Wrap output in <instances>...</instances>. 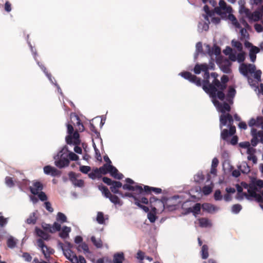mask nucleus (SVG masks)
I'll use <instances>...</instances> for the list:
<instances>
[{
  "instance_id": "obj_1",
  "label": "nucleus",
  "mask_w": 263,
  "mask_h": 263,
  "mask_svg": "<svg viewBox=\"0 0 263 263\" xmlns=\"http://www.w3.org/2000/svg\"><path fill=\"white\" fill-rule=\"evenodd\" d=\"M211 77L213 78L212 82L210 83L209 79V84L202 85V89L212 99L217 98L223 101L226 97L223 91L227 88L229 77L227 75H223L220 81L218 79V74L216 72H212Z\"/></svg>"
},
{
  "instance_id": "obj_2",
  "label": "nucleus",
  "mask_w": 263,
  "mask_h": 263,
  "mask_svg": "<svg viewBox=\"0 0 263 263\" xmlns=\"http://www.w3.org/2000/svg\"><path fill=\"white\" fill-rule=\"evenodd\" d=\"M201 71L204 72L203 78L201 81L200 78H198L195 75L192 74L189 71H183L179 74L184 79L187 80L190 82L196 84L198 87H202V85H206L209 84V80L210 79L211 74L209 72V66L207 64H196L194 68V72L195 74H198Z\"/></svg>"
},
{
  "instance_id": "obj_3",
  "label": "nucleus",
  "mask_w": 263,
  "mask_h": 263,
  "mask_svg": "<svg viewBox=\"0 0 263 263\" xmlns=\"http://www.w3.org/2000/svg\"><path fill=\"white\" fill-rule=\"evenodd\" d=\"M123 189L124 190L136 191L138 193L142 194H151L153 192L156 194H159L162 193V189L160 188L144 185L143 188L141 185L136 184V186H131L130 185L124 184Z\"/></svg>"
},
{
  "instance_id": "obj_4",
  "label": "nucleus",
  "mask_w": 263,
  "mask_h": 263,
  "mask_svg": "<svg viewBox=\"0 0 263 263\" xmlns=\"http://www.w3.org/2000/svg\"><path fill=\"white\" fill-rule=\"evenodd\" d=\"M256 67L251 64L242 63L239 67V71L245 76H247L248 73H253L254 77L258 81L261 80V71L260 70L255 71Z\"/></svg>"
},
{
  "instance_id": "obj_5",
  "label": "nucleus",
  "mask_w": 263,
  "mask_h": 263,
  "mask_svg": "<svg viewBox=\"0 0 263 263\" xmlns=\"http://www.w3.org/2000/svg\"><path fill=\"white\" fill-rule=\"evenodd\" d=\"M257 192H259V190L252 180L248 189V193H244L243 195L249 200H251L254 198L257 202L262 203V197L259 194L257 193Z\"/></svg>"
},
{
  "instance_id": "obj_6",
  "label": "nucleus",
  "mask_w": 263,
  "mask_h": 263,
  "mask_svg": "<svg viewBox=\"0 0 263 263\" xmlns=\"http://www.w3.org/2000/svg\"><path fill=\"white\" fill-rule=\"evenodd\" d=\"M36 243L37 247L41 249L45 258L48 261H50L52 258L50 255L53 254L54 250L51 247L46 246L42 239H38Z\"/></svg>"
},
{
  "instance_id": "obj_7",
  "label": "nucleus",
  "mask_w": 263,
  "mask_h": 263,
  "mask_svg": "<svg viewBox=\"0 0 263 263\" xmlns=\"http://www.w3.org/2000/svg\"><path fill=\"white\" fill-rule=\"evenodd\" d=\"M219 5V7H216L214 8L215 12L216 14L223 17L226 15L227 14L231 12L232 8L230 6H227L224 0H220Z\"/></svg>"
},
{
  "instance_id": "obj_8",
  "label": "nucleus",
  "mask_w": 263,
  "mask_h": 263,
  "mask_svg": "<svg viewBox=\"0 0 263 263\" xmlns=\"http://www.w3.org/2000/svg\"><path fill=\"white\" fill-rule=\"evenodd\" d=\"M233 122L234 120L233 117L229 113H227L226 114H222L220 116V128L222 129L223 126L226 125L228 122V126L229 127L231 126H235L233 125Z\"/></svg>"
},
{
  "instance_id": "obj_9",
  "label": "nucleus",
  "mask_w": 263,
  "mask_h": 263,
  "mask_svg": "<svg viewBox=\"0 0 263 263\" xmlns=\"http://www.w3.org/2000/svg\"><path fill=\"white\" fill-rule=\"evenodd\" d=\"M217 98L212 99L213 103L215 106L218 107L219 111L222 113V114H224L226 112H230L231 110V106L227 102L220 103L218 100H216Z\"/></svg>"
},
{
  "instance_id": "obj_10",
  "label": "nucleus",
  "mask_w": 263,
  "mask_h": 263,
  "mask_svg": "<svg viewBox=\"0 0 263 263\" xmlns=\"http://www.w3.org/2000/svg\"><path fill=\"white\" fill-rule=\"evenodd\" d=\"M44 186L42 182L37 180H34L32 182V186L29 187L30 192L34 195H36L39 192L43 190Z\"/></svg>"
},
{
  "instance_id": "obj_11",
  "label": "nucleus",
  "mask_w": 263,
  "mask_h": 263,
  "mask_svg": "<svg viewBox=\"0 0 263 263\" xmlns=\"http://www.w3.org/2000/svg\"><path fill=\"white\" fill-rule=\"evenodd\" d=\"M80 135L78 132H74L72 134L69 135L66 137V142L68 144H73L79 145L80 143Z\"/></svg>"
},
{
  "instance_id": "obj_12",
  "label": "nucleus",
  "mask_w": 263,
  "mask_h": 263,
  "mask_svg": "<svg viewBox=\"0 0 263 263\" xmlns=\"http://www.w3.org/2000/svg\"><path fill=\"white\" fill-rule=\"evenodd\" d=\"M236 133L235 126H231L229 127V130L227 129H221L220 137L221 138L225 141H227L228 138L233 135Z\"/></svg>"
},
{
  "instance_id": "obj_13",
  "label": "nucleus",
  "mask_w": 263,
  "mask_h": 263,
  "mask_svg": "<svg viewBox=\"0 0 263 263\" xmlns=\"http://www.w3.org/2000/svg\"><path fill=\"white\" fill-rule=\"evenodd\" d=\"M109 173L110 174L111 176L113 177L114 178L121 180L122 179L124 176L122 174L118 172V170L112 165L110 164L109 166Z\"/></svg>"
},
{
  "instance_id": "obj_14",
  "label": "nucleus",
  "mask_w": 263,
  "mask_h": 263,
  "mask_svg": "<svg viewBox=\"0 0 263 263\" xmlns=\"http://www.w3.org/2000/svg\"><path fill=\"white\" fill-rule=\"evenodd\" d=\"M44 172L45 174L47 175L50 174L52 176H57L60 175L59 171L50 165L45 166L44 167Z\"/></svg>"
},
{
  "instance_id": "obj_15",
  "label": "nucleus",
  "mask_w": 263,
  "mask_h": 263,
  "mask_svg": "<svg viewBox=\"0 0 263 263\" xmlns=\"http://www.w3.org/2000/svg\"><path fill=\"white\" fill-rule=\"evenodd\" d=\"M236 90L232 86H229L228 93L225 97L226 98V100L230 103L233 104V99L236 95Z\"/></svg>"
},
{
  "instance_id": "obj_16",
  "label": "nucleus",
  "mask_w": 263,
  "mask_h": 263,
  "mask_svg": "<svg viewBox=\"0 0 263 263\" xmlns=\"http://www.w3.org/2000/svg\"><path fill=\"white\" fill-rule=\"evenodd\" d=\"M205 47L208 54L210 56L213 54L218 55L221 52L220 48L216 45H214L213 47L211 48L209 45H206Z\"/></svg>"
},
{
  "instance_id": "obj_17",
  "label": "nucleus",
  "mask_w": 263,
  "mask_h": 263,
  "mask_svg": "<svg viewBox=\"0 0 263 263\" xmlns=\"http://www.w3.org/2000/svg\"><path fill=\"white\" fill-rule=\"evenodd\" d=\"M54 159H61L63 160H69L68 157V148L64 146L54 157Z\"/></svg>"
},
{
  "instance_id": "obj_18",
  "label": "nucleus",
  "mask_w": 263,
  "mask_h": 263,
  "mask_svg": "<svg viewBox=\"0 0 263 263\" xmlns=\"http://www.w3.org/2000/svg\"><path fill=\"white\" fill-rule=\"evenodd\" d=\"M54 164L59 168H62L68 166L69 164V160H63L61 159H54Z\"/></svg>"
},
{
  "instance_id": "obj_19",
  "label": "nucleus",
  "mask_w": 263,
  "mask_h": 263,
  "mask_svg": "<svg viewBox=\"0 0 263 263\" xmlns=\"http://www.w3.org/2000/svg\"><path fill=\"white\" fill-rule=\"evenodd\" d=\"M124 259V255L123 252L115 253L113 256L114 263H122Z\"/></svg>"
},
{
  "instance_id": "obj_20",
  "label": "nucleus",
  "mask_w": 263,
  "mask_h": 263,
  "mask_svg": "<svg viewBox=\"0 0 263 263\" xmlns=\"http://www.w3.org/2000/svg\"><path fill=\"white\" fill-rule=\"evenodd\" d=\"M231 64L230 61L228 60H226L221 64L220 67L223 72L228 73L231 71Z\"/></svg>"
},
{
  "instance_id": "obj_21",
  "label": "nucleus",
  "mask_w": 263,
  "mask_h": 263,
  "mask_svg": "<svg viewBox=\"0 0 263 263\" xmlns=\"http://www.w3.org/2000/svg\"><path fill=\"white\" fill-rule=\"evenodd\" d=\"M156 214H157V209L156 207H153L152 208V211L149 212L147 214V218L149 219V220L151 222H154L156 219H157V216H156Z\"/></svg>"
},
{
  "instance_id": "obj_22",
  "label": "nucleus",
  "mask_w": 263,
  "mask_h": 263,
  "mask_svg": "<svg viewBox=\"0 0 263 263\" xmlns=\"http://www.w3.org/2000/svg\"><path fill=\"white\" fill-rule=\"evenodd\" d=\"M35 231L36 235L40 237L41 238V239H42L43 240H48L49 239L50 235L43 230L40 229L36 228Z\"/></svg>"
},
{
  "instance_id": "obj_23",
  "label": "nucleus",
  "mask_w": 263,
  "mask_h": 263,
  "mask_svg": "<svg viewBox=\"0 0 263 263\" xmlns=\"http://www.w3.org/2000/svg\"><path fill=\"white\" fill-rule=\"evenodd\" d=\"M71 231V228L67 226H64L59 235L62 238H66L69 236V233Z\"/></svg>"
},
{
  "instance_id": "obj_24",
  "label": "nucleus",
  "mask_w": 263,
  "mask_h": 263,
  "mask_svg": "<svg viewBox=\"0 0 263 263\" xmlns=\"http://www.w3.org/2000/svg\"><path fill=\"white\" fill-rule=\"evenodd\" d=\"M263 120L262 117H257L256 119H255L254 118H251L250 121H249V125L250 127H252L254 125L256 126H259V122L261 121V120Z\"/></svg>"
},
{
  "instance_id": "obj_25",
  "label": "nucleus",
  "mask_w": 263,
  "mask_h": 263,
  "mask_svg": "<svg viewBox=\"0 0 263 263\" xmlns=\"http://www.w3.org/2000/svg\"><path fill=\"white\" fill-rule=\"evenodd\" d=\"M109 165L110 164L106 163L104 164L102 166L98 168L99 175L102 176V175H105L107 173H109Z\"/></svg>"
},
{
  "instance_id": "obj_26",
  "label": "nucleus",
  "mask_w": 263,
  "mask_h": 263,
  "mask_svg": "<svg viewBox=\"0 0 263 263\" xmlns=\"http://www.w3.org/2000/svg\"><path fill=\"white\" fill-rule=\"evenodd\" d=\"M256 132V129L255 128H252L251 133V135L252 136L253 138L251 140V144L253 146H255L257 145L259 142V140L258 139V138L256 136L255 133Z\"/></svg>"
},
{
  "instance_id": "obj_27",
  "label": "nucleus",
  "mask_w": 263,
  "mask_h": 263,
  "mask_svg": "<svg viewBox=\"0 0 263 263\" xmlns=\"http://www.w3.org/2000/svg\"><path fill=\"white\" fill-rule=\"evenodd\" d=\"M202 208L203 210L206 211L208 212L212 213L216 210L217 208L214 205L210 203H204L202 204Z\"/></svg>"
},
{
  "instance_id": "obj_28",
  "label": "nucleus",
  "mask_w": 263,
  "mask_h": 263,
  "mask_svg": "<svg viewBox=\"0 0 263 263\" xmlns=\"http://www.w3.org/2000/svg\"><path fill=\"white\" fill-rule=\"evenodd\" d=\"M91 241L93 245L97 248H101L103 247V242L100 238L96 239V238L92 236L91 237Z\"/></svg>"
},
{
  "instance_id": "obj_29",
  "label": "nucleus",
  "mask_w": 263,
  "mask_h": 263,
  "mask_svg": "<svg viewBox=\"0 0 263 263\" xmlns=\"http://www.w3.org/2000/svg\"><path fill=\"white\" fill-rule=\"evenodd\" d=\"M228 18L231 21L233 25L237 28H240L241 27L240 24L238 22L236 17L231 13H229Z\"/></svg>"
},
{
  "instance_id": "obj_30",
  "label": "nucleus",
  "mask_w": 263,
  "mask_h": 263,
  "mask_svg": "<svg viewBox=\"0 0 263 263\" xmlns=\"http://www.w3.org/2000/svg\"><path fill=\"white\" fill-rule=\"evenodd\" d=\"M239 12L241 14H245V16L249 18L250 20V17L252 16L251 11L248 8H246L245 6H241Z\"/></svg>"
},
{
  "instance_id": "obj_31",
  "label": "nucleus",
  "mask_w": 263,
  "mask_h": 263,
  "mask_svg": "<svg viewBox=\"0 0 263 263\" xmlns=\"http://www.w3.org/2000/svg\"><path fill=\"white\" fill-rule=\"evenodd\" d=\"M201 253L202 259H205L208 258L209 256V247L206 245H204L202 246Z\"/></svg>"
},
{
  "instance_id": "obj_32",
  "label": "nucleus",
  "mask_w": 263,
  "mask_h": 263,
  "mask_svg": "<svg viewBox=\"0 0 263 263\" xmlns=\"http://www.w3.org/2000/svg\"><path fill=\"white\" fill-rule=\"evenodd\" d=\"M98 188L106 198H108L109 196L111 195V193L106 186L104 185H99Z\"/></svg>"
},
{
  "instance_id": "obj_33",
  "label": "nucleus",
  "mask_w": 263,
  "mask_h": 263,
  "mask_svg": "<svg viewBox=\"0 0 263 263\" xmlns=\"http://www.w3.org/2000/svg\"><path fill=\"white\" fill-rule=\"evenodd\" d=\"M77 250L78 251L83 250L85 254L90 253L88 246L85 242H82L81 244L79 245L77 247Z\"/></svg>"
},
{
  "instance_id": "obj_34",
  "label": "nucleus",
  "mask_w": 263,
  "mask_h": 263,
  "mask_svg": "<svg viewBox=\"0 0 263 263\" xmlns=\"http://www.w3.org/2000/svg\"><path fill=\"white\" fill-rule=\"evenodd\" d=\"M154 206L156 208L157 211H163L165 208L164 200L163 199H160L157 203L154 204Z\"/></svg>"
},
{
  "instance_id": "obj_35",
  "label": "nucleus",
  "mask_w": 263,
  "mask_h": 263,
  "mask_svg": "<svg viewBox=\"0 0 263 263\" xmlns=\"http://www.w3.org/2000/svg\"><path fill=\"white\" fill-rule=\"evenodd\" d=\"M57 221L63 223L67 222V217L66 215L61 212H58L56 218Z\"/></svg>"
},
{
  "instance_id": "obj_36",
  "label": "nucleus",
  "mask_w": 263,
  "mask_h": 263,
  "mask_svg": "<svg viewBox=\"0 0 263 263\" xmlns=\"http://www.w3.org/2000/svg\"><path fill=\"white\" fill-rule=\"evenodd\" d=\"M252 16L250 17V21H254L255 22L258 21L261 19L262 16L259 12L257 11H254L251 13Z\"/></svg>"
},
{
  "instance_id": "obj_37",
  "label": "nucleus",
  "mask_w": 263,
  "mask_h": 263,
  "mask_svg": "<svg viewBox=\"0 0 263 263\" xmlns=\"http://www.w3.org/2000/svg\"><path fill=\"white\" fill-rule=\"evenodd\" d=\"M203 8H204V10L205 11V12L206 13V15H205V16H204V18L206 20H207L209 22V23H210L209 19H208V17L212 16L213 15H215V10L214 11H210L209 10V7L207 5L204 6Z\"/></svg>"
},
{
  "instance_id": "obj_38",
  "label": "nucleus",
  "mask_w": 263,
  "mask_h": 263,
  "mask_svg": "<svg viewBox=\"0 0 263 263\" xmlns=\"http://www.w3.org/2000/svg\"><path fill=\"white\" fill-rule=\"evenodd\" d=\"M135 193H126L125 194L122 193V195H121L122 197H132L134 199V203L136 201V199L139 200V199L137 197V195L140 194L136 191H134Z\"/></svg>"
},
{
  "instance_id": "obj_39",
  "label": "nucleus",
  "mask_w": 263,
  "mask_h": 263,
  "mask_svg": "<svg viewBox=\"0 0 263 263\" xmlns=\"http://www.w3.org/2000/svg\"><path fill=\"white\" fill-rule=\"evenodd\" d=\"M88 176L90 178L92 179H95L97 178H101V175H99V172L98 171V168L93 170V171L91 173L88 174Z\"/></svg>"
},
{
  "instance_id": "obj_40",
  "label": "nucleus",
  "mask_w": 263,
  "mask_h": 263,
  "mask_svg": "<svg viewBox=\"0 0 263 263\" xmlns=\"http://www.w3.org/2000/svg\"><path fill=\"white\" fill-rule=\"evenodd\" d=\"M37 218L35 213H31L29 217L27 219L26 222L28 224H35L36 222Z\"/></svg>"
},
{
  "instance_id": "obj_41",
  "label": "nucleus",
  "mask_w": 263,
  "mask_h": 263,
  "mask_svg": "<svg viewBox=\"0 0 263 263\" xmlns=\"http://www.w3.org/2000/svg\"><path fill=\"white\" fill-rule=\"evenodd\" d=\"M7 245L8 247H9L11 249H13L15 247L16 245V242L14 240L13 237L11 236L10 237H9L8 239V240L7 241Z\"/></svg>"
},
{
  "instance_id": "obj_42",
  "label": "nucleus",
  "mask_w": 263,
  "mask_h": 263,
  "mask_svg": "<svg viewBox=\"0 0 263 263\" xmlns=\"http://www.w3.org/2000/svg\"><path fill=\"white\" fill-rule=\"evenodd\" d=\"M108 198H109L110 201L115 204H121L120 199L115 195L111 194V195L109 196Z\"/></svg>"
},
{
  "instance_id": "obj_43",
  "label": "nucleus",
  "mask_w": 263,
  "mask_h": 263,
  "mask_svg": "<svg viewBox=\"0 0 263 263\" xmlns=\"http://www.w3.org/2000/svg\"><path fill=\"white\" fill-rule=\"evenodd\" d=\"M191 211L195 215L199 214L201 210V205L200 203H196L192 209L190 208Z\"/></svg>"
},
{
  "instance_id": "obj_44",
  "label": "nucleus",
  "mask_w": 263,
  "mask_h": 263,
  "mask_svg": "<svg viewBox=\"0 0 263 263\" xmlns=\"http://www.w3.org/2000/svg\"><path fill=\"white\" fill-rule=\"evenodd\" d=\"M232 46L235 47L239 51L242 50V45L240 42L233 40L232 41Z\"/></svg>"
},
{
  "instance_id": "obj_45",
  "label": "nucleus",
  "mask_w": 263,
  "mask_h": 263,
  "mask_svg": "<svg viewBox=\"0 0 263 263\" xmlns=\"http://www.w3.org/2000/svg\"><path fill=\"white\" fill-rule=\"evenodd\" d=\"M146 194L144 193V194H142L137 195V197L139 199V203H144L145 204H147L148 203V202H149L148 199L147 198L142 196Z\"/></svg>"
},
{
  "instance_id": "obj_46",
  "label": "nucleus",
  "mask_w": 263,
  "mask_h": 263,
  "mask_svg": "<svg viewBox=\"0 0 263 263\" xmlns=\"http://www.w3.org/2000/svg\"><path fill=\"white\" fill-rule=\"evenodd\" d=\"M97 221L99 224H103L104 223L105 220L104 218V214L102 212H98Z\"/></svg>"
},
{
  "instance_id": "obj_47",
  "label": "nucleus",
  "mask_w": 263,
  "mask_h": 263,
  "mask_svg": "<svg viewBox=\"0 0 263 263\" xmlns=\"http://www.w3.org/2000/svg\"><path fill=\"white\" fill-rule=\"evenodd\" d=\"M202 191L204 195H208L211 193L212 187L210 185H205L203 187Z\"/></svg>"
},
{
  "instance_id": "obj_48",
  "label": "nucleus",
  "mask_w": 263,
  "mask_h": 263,
  "mask_svg": "<svg viewBox=\"0 0 263 263\" xmlns=\"http://www.w3.org/2000/svg\"><path fill=\"white\" fill-rule=\"evenodd\" d=\"M76 119L77 120V125L78 127V129L80 132H83L84 130V126L83 124L81 122V120L78 116H75Z\"/></svg>"
},
{
  "instance_id": "obj_49",
  "label": "nucleus",
  "mask_w": 263,
  "mask_h": 263,
  "mask_svg": "<svg viewBox=\"0 0 263 263\" xmlns=\"http://www.w3.org/2000/svg\"><path fill=\"white\" fill-rule=\"evenodd\" d=\"M37 64L40 67L41 69L44 71V72L46 74L47 77L48 78V79L50 80V81H52L51 80V74L48 72L45 66L43 65L42 64H40L39 62H37Z\"/></svg>"
},
{
  "instance_id": "obj_50",
  "label": "nucleus",
  "mask_w": 263,
  "mask_h": 263,
  "mask_svg": "<svg viewBox=\"0 0 263 263\" xmlns=\"http://www.w3.org/2000/svg\"><path fill=\"white\" fill-rule=\"evenodd\" d=\"M241 209L242 206L239 204H235L232 206V212L235 214L238 213Z\"/></svg>"
},
{
  "instance_id": "obj_51",
  "label": "nucleus",
  "mask_w": 263,
  "mask_h": 263,
  "mask_svg": "<svg viewBox=\"0 0 263 263\" xmlns=\"http://www.w3.org/2000/svg\"><path fill=\"white\" fill-rule=\"evenodd\" d=\"M222 196L221 195V191L219 190H217L215 191L214 194V198L216 201H220L222 199Z\"/></svg>"
},
{
  "instance_id": "obj_52",
  "label": "nucleus",
  "mask_w": 263,
  "mask_h": 263,
  "mask_svg": "<svg viewBox=\"0 0 263 263\" xmlns=\"http://www.w3.org/2000/svg\"><path fill=\"white\" fill-rule=\"evenodd\" d=\"M36 195H37L39 198L42 201H46V200L48 199L45 193L43 192L42 191L39 192V193L37 194Z\"/></svg>"
},
{
  "instance_id": "obj_53",
  "label": "nucleus",
  "mask_w": 263,
  "mask_h": 263,
  "mask_svg": "<svg viewBox=\"0 0 263 263\" xmlns=\"http://www.w3.org/2000/svg\"><path fill=\"white\" fill-rule=\"evenodd\" d=\"M43 229L50 233H54L53 229H52L51 225L50 224L44 223L42 224Z\"/></svg>"
},
{
  "instance_id": "obj_54",
  "label": "nucleus",
  "mask_w": 263,
  "mask_h": 263,
  "mask_svg": "<svg viewBox=\"0 0 263 263\" xmlns=\"http://www.w3.org/2000/svg\"><path fill=\"white\" fill-rule=\"evenodd\" d=\"M68 157L69 159L72 161H77L79 159V156L73 152H69L68 150Z\"/></svg>"
},
{
  "instance_id": "obj_55",
  "label": "nucleus",
  "mask_w": 263,
  "mask_h": 263,
  "mask_svg": "<svg viewBox=\"0 0 263 263\" xmlns=\"http://www.w3.org/2000/svg\"><path fill=\"white\" fill-rule=\"evenodd\" d=\"M136 201L135 202V204L137 205L139 208L142 209L145 212H149V208L145 205H142L141 203H139V199L138 200L137 199Z\"/></svg>"
},
{
  "instance_id": "obj_56",
  "label": "nucleus",
  "mask_w": 263,
  "mask_h": 263,
  "mask_svg": "<svg viewBox=\"0 0 263 263\" xmlns=\"http://www.w3.org/2000/svg\"><path fill=\"white\" fill-rule=\"evenodd\" d=\"M5 183L7 186L10 187L13 186L14 185L12 178L8 176L6 177L5 178Z\"/></svg>"
},
{
  "instance_id": "obj_57",
  "label": "nucleus",
  "mask_w": 263,
  "mask_h": 263,
  "mask_svg": "<svg viewBox=\"0 0 263 263\" xmlns=\"http://www.w3.org/2000/svg\"><path fill=\"white\" fill-rule=\"evenodd\" d=\"M196 54L198 55L199 53L203 52L202 45L201 42H198L196 45Z\"/></svg>"
},
{
  "instance_id": "obj_58",
  "label": "nucleus",
  "mask_w": 263,
  "mask_h": 263,
  "mask_svg": "<svg viewBox=\"0 0 263 263\" xmlns=\"http://www.w3.org/2000/svg\"><path fill=\"white\" fill-rule=\"evenodd\" d=\"M252 181L254 183L255 185H256V187H258L260 189H261L263 187V180L261 179H253L252 180Z\"/></svg>"
},
{
  "instance_id": "obj_59",
  "label": "nucleus",
  "mask_w": 263,
  "mask_h": 263,
  "mask_svg": "<svg viewBox=\"0 0 263 263\" xmlns=\"http://www.w3.org/2000/svg\"><path fill=\"white\" fill-rule=\"evenodd\" d=\"M209 220L206 218H202L199 219V223L201 227H206L209 224Z\"/></svg>"
},
{
  "instance_id": "obj_60",
  "label": "nucleus",
  "mask_w": 263,
  "mask_h": 263,
  "mask_svg": "<svg viewBox=\"0 0 263 263\" xmlns=\"http://www.w3.org/2000/svg\"><path fill=\"white\" fill-rule=\"evenodd\" d=\"M64 254L65 256L66 257L67 259L68 260L70 259V258H72V255L74 254L73 252L70 249H68L67 250H65L64 252Z\"/></svg>"
},
{
  "instance_id": "obj_61",
  "label": "nucleus",
  "mask_w": 263,
  "mask_h": 263,
  "mask_svg": "<svg viewBox=\"0 0 263 263\" xmlns=\"http://www.w3.org/2000/svg\"><path fill=\"white\" fill-rule=\"evenodd\" d=\"M160 199L157 198L156 197H155L154 196H152L150 198H149V203L151 204V207L152 208L153 207H154V204L156 203H157L158 202V201H159Z\"/></svg>"
},
{
  "instance_id": "obj_62",
  "label": "nucleus",
  "mask_w": 263,
  "mask_h": 263,
  "mask_svg": "<svg viewBox=\"0 0 263 263\" xmlns=\"http://www.w3.org/2000/svg\"><path fill=\"white\" fill-rule=\"evenodd\" d=\"M245 52L239 53L237 55V60L239 63L243 62L245 60Z\"/></svg>"
},
{
  "instance_id": "obj_63",
  "label": "nucleus",
  "mask_w": 263,
  "mask_h": 263,
  "mask_svg": "<svg viewBox=\"0 0 263 263\" xmlns=\"http://www.w3.org/2000/svg\"><path fill=\"white\" fill-rule=\"evenodd\" d=\"M52 229H53L54 233L57 231H60L61 229V226L60 223L57 222H54L52 226H51Z\"/></svg>"
},
{
  "instance_id": "obj_64",
  "label": "nucleus",
  "mask_w": 263,
  "mask_h": 263,
  "mask_svg": "<svg viewBox=\"0 0 263 263\" xmlns=\"http://www.w3.org/2000/svg\"><path fill=\"white\" fill-rule=\"evenodd\" d=\"M90 167L89 166L83 165L80 167V171L84 174H87L90 171Z\"/></svg>"
}]
</instances>
